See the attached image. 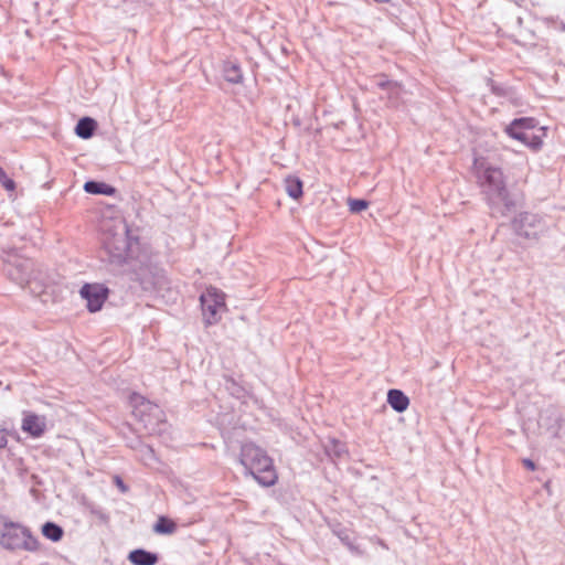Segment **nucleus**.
Returning <instances> with one entry per match:
<instances>
[{
  "instance_id": "24",
  "label": "nucleus",
  "mask_w": 565,
  "mask_h": 565,
  "mask_svg": "<svg viewBox=\"0 0 565 565\" xmlns=\"http://www.w3.org/2000/svg\"><path fill=\"white\" fill-rule=\"evenodd\" d=\"M225 387L230 392V394L236 398H242L245 395V390L243 386L237 384L233 379L226 377Z\"/></svg>"
},
{
  "instance_id": "25",
  "label": "nucleus",
  "mask_w": 565,
  "mask_h": 565,
  "mask_svg": "<svg viewBox=\"0 0 565 565\" xmlns=\"http://www.w3.org/2000/svg\"><path fill=\"white\" fill-rule=\"evenodd\" d=\"M393 81L388 78V76L384 73H380L374 75L372 83L374 86L381 90H386Z\"/></svg>"
},
{
  "instance_id": "1",
  "label": "nucleus",
  "mask_w": 565,
  "mask_h": 565,
  "mask_svg": "<svg viewBox=\"0 0 565 565\" xmlns=\"http://www.w3.org/2000/svg\"><path fill=\"white\" fill-rule=\"evenodd\" d=\"M472 168L491 215L508 216L514 212L518 206L516 195L508 188L502 169L490 164L482 157L475 158Z\"/></svg>"
},
{
  "instance_id": "6",
  "label": "nucleus",
  "mask_w": 565,
  "mask_h": 565,
  "mask_svg": "<svg viewBox=\"0 0 565 565\" xmlns=\"http://www.w3.org/2000/svg\"><path fill=\"white\" fill-rule=\"evenodd\" d=\"M129 404L135 419L142 425L150 436H161L168 429V422L163 409L156 403L134 392L129 396Z\"/></svg>"
},
{
  "instance_id": "22",
  "label": "nucleus",
  "mask_w": 565,
  "mask_h": 565,
  "mask_svg": "<svg viewBox=\"0 0 565 565\" xmlns=\"http://www.w3.org/2000/svg\"><path fill=\"white\" fill-rule=\"evenodd\" d=\"M385 92L387 98V105L390 107H397L403 93V86L401 83L393 81Z\"/></svg>"
},
{
  "instance_id": "9",
  "label": "nucleus",
  "mask_w": 565,
  "mask_h": 565,
  "mask_svg": "<svg viewBox=\"0 0 565 565\" xmlns=\"http://www.w3.org/2000/svg\"><path fill=\"white\" fill-rule=\"evenodd\" d=\"M200 302L206 326H212L218 322L220 308L225 306L224 294L215 287H210L200 296Z\"/></svg>"
},
{
  "instance_id": "14",
  "label": "nucleus",
  "mask_w": 565,
  "mask_h": 565,
  "mask_svg": "<svg viewBox=\"0 0 565 565\" xmlns=\"http://www.w3.org/2000/svg\"><path fill=\"white\" fill-rule=\"evenodd\" d=\"M84 191L88 194L94 195H107L113 196L117 190L115 186L96 180H88L84 183Z\"/></svg>"
},
{
  "instance_id": "16",
  "label": "nucleus",
  "mask_w": 565,
  "mask_h": 565,
  "mask_svg": "<svg viewBox=\"0 0 565 565\" xmlns=\"http://www.w3.org/2000/svg\"><path fill=\"white\" fill-rule=\"evenodd\" d=\"M97 129V121L92 117H82L76 126L75 134L82 139H89L94 136Z\"/></svg>"
},
{
  "instance_id": "5",
  "label": "nucleus",
  "mask_w": 565,
  "mask_h": 565,
  "mask_svg": "<svg viewBox=\"0 0 565 565\" xmlns=\"http://www.w3.org/2000/svg\"><path fill=\"white\" fill-rule=\"evenodd\" d=\"M239 463L244 467V475L252 476L263 487H273L278 480L274 460L254 443L242 445Z\"/></svg>"
},
{
  "instance_id": "23",
  "label": "nucleus",
  "mask_w": 565,
  "mask_h": 565,
  "mask_svg": "<svg viewBox=\"0 0 565 565\" xmlns=\"http://www.w3.org/2000/svg\"><path fill=\"white\" fill-rule=\"evenodd\" d=\"M140 457V460H142L146 463L149 462H157L159 461L156 455L154 449L142 441L139 449L136 450Z\"/></svg>"
},
{
  "instance_id": "30",
  "label": "nucleus",
  "mask_w": 565,
  "mask_h": 565,
  "mask_svg": "<svg viewBox=\"0 0 565 565\" xmlns=\"http://www.w3.org/2000/svg\"><path fill=\"white\" fill-rule=\"evenodd\" d=\"M114 482L120 489L121 492H126L128 490V487L119 476L114 477Z\"/></svg>"
},
{
  "instance_id": "21",
  "label": "nucleus",
  "mask_w": 565,
  "mask_h": 565,
  "mask_svg": "<svg viewBox=\"0 0 565 565\" xmlns=\"http://www.w3.org/2000/svg\"><path fill=\"white\" fill-rule=\"evenodd\" d=\"M175 531L177 523L166 515H160L157 522L153 524V532L157 534L170 535L173 534Z\"/></svg>"
},
{
  "instance_id": "20",
  "label": "nucleus",
  "mask_w": 565,
  "mask_h": 565,
  "mask_svg": "<svg viewBox=\"0 0 565 565\" xmlns=\"http://www.w3.org/2000/svg\"><path fill=\"white\" fill-rule=\"evenodd\" d=\"M42 535L52 542H60L63 539L64 530L55 522L47 521L42 525Z\"/></svg>"
},
{
  "instance_id": "34",
  "label": "nucleus",
  "mask_w": 565,
  "mask_h": 565,
  "mask_svg": "<svg viewBox=\"0 0 565 565\" xmlns=\"http://www.w3.org/2000/svg\"><path fill=\"white\" fill-rule=\"evenodd\" d=\"M552 415H554L555 423H558L561 420V417L557 414H555L554 412Z\"/></svg>"
},
{
  "instance_id": "26",
  "label": "nucleus",
  "mask_w": 565,
  "mask_h": 565,
  "mask_svg": "<svg viewBox=\"0 0 565 565\" xmlns=\"http://www.w3.org/2000/svg\"><path fill=\"white\" fill-rule=\"evenodd\" d=\"M369 202L364 199H349V210L352 213H360L366 210Z\"/></svg>"
},
{
  "instance_id": "3",
  "label": "nucleus",
  "mask_w": 565,
  "mask_h": 565,
  "mask_svg": "<svg viewBox=\"0 0 565 565\" xmlns=\"http://www.w3.org/2000/svg\"><path fill=\"white\" fill-rule=\"evenodd\" d=\"M127 275L131 281L137 282L143 291H161L170 288V279L156 256L146 248L132 256L120 273Z\"/></svg>"
},
{
  "instance_id": "32",
  "label": "nucleus",
  "mask_w": 565,
  "mask_h": 565,
  "mask_svg": "<svg viewBox=\"0 0 565 565\" xmlns=\"http://www.w3.org/2000/svg\"><path fill=\"white\" fill-rule=\"evenodd\" d=\"M8 445V438L3 431H0V449L6 448Z\"/></svg>"
},
{
  "instance_id": "19",
  "label": "nucleus",
  "mask_w": 565,
  "mask_h": 565,
  "mask_svg": "<svg viewBox=\"0 0 565 565\" xmlns=\"http://www.w3.org/2000/svg\"><path fill=\"white\" fill-rule=\"evenodd\" d=\"M285 190L291 199L299 200L303 195V183L298 177L288 175L285 179Z\"/></svg>"
},
{
  "instance_id": "17",
  "label": "nucleus",
  "mask_w": 565,
  "mask_h": 565,
  "mask_svg": "<svg viewBox=\"0 0 565 565\" xmlns=\"http://www.w3.org/2000/svg\"><path fill=\"white\" fill-rule=\"evenodd\" d=\"M222 71L226 82L231 84H241L243 82V72L238 63L225 61Z\"/></svg>"
},
{
  "instance_id": "15",
  "label": "nucleus",
  "mask_w": 565,
  "mask_h": 565,
  "mask_svg": "<svg viewBox=\"0 0 565 565\" xmlns=\"http://www.w3.org/2000/svg\"><path fill=\"white\" fill-rule=\"evenodd\" d=\"M22 429L32 437H40L44 434L45 424L40 420L38 415L30 414L23 418Z\"/></svg>"
},
{
  "instance_id": "33",
  "label": "nucleus",
  "mask_w": 565,
  "mask_h": 565,
  "mask_svg": "<svg viewBox=\"0 0 565 565\" xmlns=\"http://www.w3.org/2000/svg\"><path fill=\"white\" fill-rule=\"evenodd\" d=\"M338 536L340 537V540H341L342 542H347V541H349V536H348V534L338 533Z\"/></svg>"
},
{
  "instance_id": "8",
  "label": "nucleus",
  "mask_w": 565,
  "mask_h": 565,
  "mask_svg": "<svg viewBox=\"0 0 565 565\" xmlns=\"http://www.w3.org/2000/svg\"><path fill=\"white\" fill-rule=\"evenodd\" d=\"M539 120L534 117H520L514 118L504 128V132L512 139L521 141L533 151L541 150L543 146L542 137L545 136L546 128L540 127L539 130L542 135L533 134V130L537 127Z\"/></svg>"
},
{
  "instance_id": "27",
  "label": "nucleus",
  "mask_w": 565,
  "mask_h": 565,
  "mask_svg": "<svg viewBox=\"0 0 565 565\" xmlns=\"http://www.w3.org/2000/svg\"><path fill=\"white\" fill-rule=\"evenodd\" d=\"M0 183L8 191H14L17 186L14 180L8 177L2 167H0Z\"/></svg>"
},
{
  "instance_id": "12",
  "label": "nucleus",
  "mask_w": 565,
  "mask_h": 565,
  "mask_svg": "<svg viewBox=\"0 0 565 565\" xmlns=\"http://www.w3.org/2000/svg\"><path fill=\"white\" fill-rule=\"evenodd\" d=\"M127 559L132 565H156L159 562V555L145 548H135L128 553Z\"/></svg>"
},
{
  "instance_id": "28",
  "label": "nucleus",
  "mask_w": 565,
  "mask_h": 565,
  "mask_svg": "<svg viewBox=\"0 0 565 565\" xmlns=\"http://www.w3.org/2000/svg\"><path fill=\"white\" fill-rule=\"evenodd\" d=\"M489 86L491 92L497 96L504 97L508 95V88L497 84L493 79H489Z\"/></svg>"
},
{
  "instance_id": "11",
  "label": "nucleus",
  "mask_w": 565,
  "mask_h": 565,
  "mask_svg": "<svg viewBox=\"0 0 565 565\" xmlns=\"http://www.w3.org/2000/svg\"><path fill=\"white\" fill-rule=\"evenodd\" d=\"M79 295L87 301L89 312L99 311L109 296V289L102 284H84L79 290Z\"/></svg>"
},
{
  "instance_id": "13",
  "label": "nucleus",
  "mask_w": 565,
  "mask_h": 565,
  "mask_svg": "<svg viewBox=\"0 0 565 565\" xmlns=\"http://www.w3.org/2000/svg\"><path fill=\"white\" fill-rule=\"evenodd\" d=\"M387 403L395 412L403 413L409 406V398L403 391L391 388L387 392Z\"/></svg>"
},
{
  "instance_id": "2",
  "label": "nucleus",
  "mask_w": 565,
  "mask_h": 565,
  "mask_svg": "<svg viewBox=\"0 0 565 565\" xmlns=\"http://www.w3.org/2000/svg\"><path fill=\"white\" fill-rule=\"evenodd\" d=\"M2 270L8 279L22 288L28 287L36 297L44 296L53 282L52 277L40 265L14 252L7 253L3 257Z\"/></svg>"
},
{
  "instance_id": "29",
  "label": "nucleus",
  "mask_w": 565,
  "mask_h": 565,
  "mask_svg": "<svg viewBox=\"0 0 565 565\" xmlns=\"http://www.w3.org/2000/svg\"><path fill=\"white\" fill-rule=\"evenodd\" d=\"M125 439L126 445L134 450L139 449L140 445L142 444V440L139 436L126 437Z\"/></svg>"
},
{
  "instance_id": "31",
  "label": "nucleus",
  "mask_w": 565,
  "mask_h": 565,
  "mask_svg": "<svg viewBox=\"0 0 565 565\" xmlns=\"http://www.w3.org/2000/svg\"><path fill=\"white\" fill-rule=\"evenodd\" d=\"M522 463L530 471H534L536 469L535 462L532 459H530V458H524L522 460Z\"/></svg>"
},
{
  "instance_id": "4",
  "label": "nucleus",
  "mask_w": 565,
  "mask_h": 565,
  "mask_svg": "<svg viewBox=\"0 0 565 565\" xmlns=\"http://www.w3.org/2000/svg\"><path fill=\"white\" fill-rule=\"evenodd\" d=\"M141 249L139 238L132 236L128 225L124 223L119 228L105 235L102 258L113 267V270L121 273L130 258Z\"/></svg>"
},
{
  "instance_id": "18",
  "label": "nucleus",
  "mask_w": 565,
  "mask_h": 565,
  "mask_svg": "<svg viewBox=\"0 0 565 565\" xmlns=\"http://www.w3.org/2000/svg\"><path fill=\"white\" fill-rule=\"evenodd\" d=\"M324 452L326 455L332 460L341 459L344 455L348 454V449L345 444L342 441L331 438L329 439L324 446Z\"/></svg>"
},
{
  "instance_id": "10",
  "label": "nucleus",
  "mask_w": 565,
  "mask_h": 565,
  "mask_svg": "<svg viewBox=\"0 0 565 565\" xmlns=\"http://www.w3.org/2000/svg\"><path fill=\"white\" fill-rule=\"evenodd\" d=\"M512 225L515 234L526 239H537L544 230L542 218L527 212L521 213L519 217L514 218Z\"/></svg>"
},
{
  "instance_id": "7",
  "label": "nucleus",
  "mask_w": 565,
  "mask_h": 565,
  "mask_svg": "<svg viewBox=\"0 0 565 565\" xmlns=\"http://www.w3.org/2000/svg\"><path fill=\"white\" fill-rule=\"evenodd\" d=\"M0 545L7 551L36 552L40 548L39 540L31 530L18 522L6 521L0 534Z\"/></svg>"
}]
</instances>
